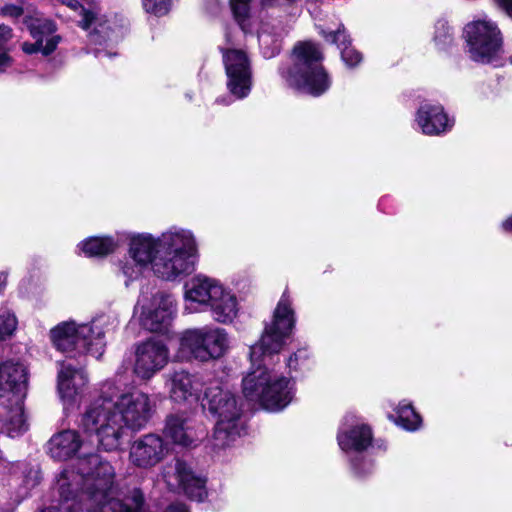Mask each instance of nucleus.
I'll return each instance as SVG.
<instances>
[{
  "mask_svg": "<svg viewBox=\"0 0 512 512\" xmlns=\"http://www.w3.org/2000/svg\"><path fill=\"white\" fill-rule=\"evenodd\" d=\"M502 229L506 232L512 231V216L502 222Z\"/></svg>",
  "mask_w": 512,
  "mask_h": 512,
  "instance_id": "nucleus-43",
  "label": "nucleus"
},
{
  "mask_svg": "<svg viewBox=\"0 0 512 512\" xmlns=\"http://www.w3.org/2000/svg\"><path fill=\"white\" fill-rule=\"evenodd\" d=\"M11 412L9 418L7 432L11 437H15L27 430L26 420L23 411V401L18 404L11 403L10 405L3 406Z\"/></svg>",
  "mask_w": 512,
  "mask_h": 512,
  "instance_id": "nucleus-27",
  "label": "nucleus"
},
{
  "mask_svg": "<svg viewBox=\"0 0 512 512\" xmlns=\"http://www.w3.org/2000/svg\"><path fill=\"white\" fill-rule=\"evenodd\" d=\"M415 122L423 134L438 136L449 131L454 120L449 119L441 105L424 103L416 112Z\"/></svg>",
  "mask_w": 512,
  "mask_h": 512,
  "instance_id": "nucleus-20",
  "label": "nucleus"
},
{
  "mask_svg": "<svg viewBox=\"0 0 512 512\" xmlns=\"http://www.w3.org/2000/svg\"><path fill=\"white\" fill-rule=\"evenodd\" d=\"M185 298L207 307L216 322L231 323L238 314L237 297L217 280L196 275L185 285Z\"/></svg>",
  "mask_w": 512,
  "mask_h": 512,
  "instance_id": "nucleus-8",
  "label": "nucleus"
},
{
  "mask_svg": "<svg viewBox=\"0 0 512 512\" xmlns=\"http://www.w3.org/2000/svg\"><path fill=\"white\" fill-rule=\"evenodd\" d=\"M337 439L343 451L361 452L371 445L372 432L366 425H355L341 429Z\"/></svg>",
  "mask_w": 512,
  "mask_h": 512,
  "instance_id": "nucleus-23",
  "label": "nucleus"
},
{
  "mask_svg": "<svg viewBox=\"0 0 512 512\" xmlns=\"http://www.w3.org/2000/svg\"><path fill=\"white\" fill-rule=\"evenodd\" d=\"M324 38L338 46L341 52V58L348 67H354L362 61V55L359 51L351 47L350 36L343 24H340L336 31L324 33Z\"/></svg>",
  "mask_w": 512,
  "mask_h": 512,
  "instance_id": "nucleus-24",
  "label": "nucleus"
},
{
  "mask_svg": "<svg viewBox=\"0 0 512 512\" xmlns=\"http://www.w3.org/2000/svg\"><path fill=\"white\" fill-rule=\"evenodd\" d=\"M137 307L140 308L141 325L150 332L165 331L175 313V303L172 297L160 292L151 296L142 292Z\"/></svg>",
  "mask_w": 512,
  "mask_h": 512,
  "instance_id": "nucleus-13",
  "label": "nucleus"
},
{
  "mask_svg": "<svg viewBox=\"0 0 512 512\" xmlns=\"http://www.w3.org/2000/svg\"><path fill=\"white\" fill-rule=\"evenodd\" d=\"M6 283H7V274L3 272L0 274V293L4 290Z\"/></svg>",
  "mask_w": 512,
  "mask_h": 512,
  "instance_id": "nucleus-45",
  "label": "nucleus"
},
{
  "mask_svg": "<svg viewBox=\"0 0 512 512\" xmlns=\"http://www.w3.org/2000/svg\"><path fill=\"white\" fill-rule=\"evenodd\" d=\"M80 247L89 257H101L112 253L117 247V242L112 237H91L83 241Z\"/></svg>",
  "mask_w": 512,
  "mask_h": 512,
  "instance_id": "nucleus-25",
  "label": "nucleus"
},
{
  "mask_svg": "<svg viewBox=\"0 0 512 512\" xmlns=\"http://www.w3.org/2000/svg\"><path fill=\"white\" fill-rule=\"evenodd\" d=\"M165 386L170 398L177 403L200 400V395L209 384L210 379L191 374L185 370H175L165 375Z\"/></svg>",
  "mask_w": 512,
  "mask_h": 512,
  "instance_id": "nucleus-18",
  "label": "nucleus"
},
{
  "mask_svg": "<svg viewBox=\"0 0 512 512\" xmlns=\"http://www.w3.org/2000/svg\"><path fill=\"white\" fill-rule=\"evenodd\" d=\"M453 41L452 29L446 21L440 20L435 25L434 42L440 49H445Z\"/></svg>",
  "mask_w": 512,
  "mask_h": 512,
  "instance_id": "nucleus-29",
  "label": "nucleus"
},
{
  "mask_svg": "<svg viewBox=\"0 0 512 512\" xmlns=\"http://www.w3.org/2000/svg\"><path fill=\"white\" fill-rule=\"evenodd\" d=\"M165 512H189L184 504L174 503L169 505Z\"/></svg>",
  "mask_w": 512,
  "mask_h": 512,
  "instance_id": "nucleus-40",
  "label": "nucleus"
},
{
  "mask_svg": "<svg viewBox=\"0 0 512 512\" xmlns=\"http://www.w3.org/2000/svg\"><path fill=\"white\" fill-rule=\"evenodd\" d=\"M76 430H64L51 437L47 443L48 454L56 460H67L75 455L72 468L64 469L57 478V490L67 495L68 489L84 492L90 500L112 497L114 469L94 453V443L89 439L95 435Z\"/></svg>",
  "mask_w": 512,
  "mask_h": 512,
  "instance_id": "nucleus-4",
  "label": "nucleus"
},
{
  "mask_svg": "<svg viewBox=\"0 0 512 512\" xmlns=\"http://www.w3.org/2000/svg\"><path fill=\"white\" fill-rule=\"evenodd\" d=\"M168 453V444L158 435L149 433L136 439L129 452L130 461L137 467L150 468L160 463Z\"/></svg>",
  "mask_w": 512,
  "mask_h": 512,
  "instance_id": "nucleus-19",
  "label": "nucleus"
},
{
  "mask_svg": "<svg viewBox=\"0 0 512 512\" xmlns=\"http://www.w3.org/2000/svg\"><path fill=\"white\" fill-rule=\"evenodd\" d=\"M197 257L198 246L193 233L172 228L158 238L151 235L134 236L121 270L127 278L126 285L138 279L149 265L158 278L177 281L194 271Z\"/></svg>",
  "mask_w": 512,
  "mask_h": 512,
  "instance_id": "nucleus-3",
  "label": "nucleus"
},
{
  "mask_svg": "<svg viewBox=\"0 0 512 512\" xmlns=\"http://www.w3.org/2000/svg\"><path fill=\"white\" fill-rule=\"evenodd\" d=\"M12 58L7 53L0 54V72H5L12 65Z\"/></svg>",
  "mask_w": 512,
  "mask_h": 512,
  "instance_id": "nucleus-36",
  "label": "nucleus"
},
{
  "mask_svg": "<svg viewBox=\"0 0 512 512\" xmlns=\"http://www.w3.org/2000/svg\"><path fill=\"white\" fill-rule=\"evenodd\" d=\"M155 404L140 390L122 391L114 381H105L100 395L78 418L79 429L95 435L97 445L105 451L117 450L126 429L141 430L152 418Z\"/></svg>",
  "mask_w": 512,
  "mask_h": 512,
  "instance_id": "nucleus-2",
  "label": "nucleus"
},
{
  "mask_svg": "<svg viewBox=\"0 0 512 512\" xmlns=\"http://www.w3.org/2000/svg\"><path fill=\"white\" fill-rule=\"evenodd\" d=\"M352 466H353V469H354L355 473H356V474H358L359 476H362V475L368 474V473H370V472H371V470H372V465H371L370 463L366 465V466H367V468H366V470H365L363 473L359 470L358 465H357V463H356V462H353V463H352Z\"/></svg>",
  "mask_w": 512,
  "mask_h": 512,
  "instance_id": "nucleus-42",
  "label": "nucleus"
},
{
  "mask_svg": "<svg viewBox=\"0 0 512 512\" xmlns=\"http://www.w3.org/2000/svg\"><path fill=\"white\" fill-rule=\"evenodd\" d=\"M117 324L116 318L109 315H100L85 324L66 321L54 327L50 331V336L54 346L64 353H90L99 358L105 347L104 335Z\"/></svg>",
  "mask_w": 512,
  "mask_h": 512,
  "instance_id": "nucleus-6",
  "label": "nucleus"
},
{
  "mask_svg": "<svg viewBox=\"0 0 512 512\" xmlns=\"http://www.w3.org/2000/svg\"><path fill=\"white\" fill-rule=\"evenodd\" d=\"M172 0H142V6L147 13L162 16L169 12Z\"/></svg>",
  "mask_w": 512,
  "mask_h": 512,
  "instance_id": "nucleus-31",
  "label": "nucleus"
},
{
  "mask_svg": "<svg viewBox=\"0 0 512 512\" xmlns=\"http://www.w3.org/2000/svg\"><path fill=\"white\" fill-rule=\"evenodd\" d=\"M56 30V26L53 21L45 19V20H36L32 24V34L34 36L35 32H39L40 34H51Z\"/></svg>",
  "mask_w": 512,
  "mask_h": 512,
  "instance_id": "nucleus-33",
  "label": "nucleus"
},
{
  "mask_svg": "<svg viewBox=\"0 0 512 512\" xmlns=\"http://www.w3.org/2000/svg\"><path fill=\"white\" fill-rule=\"evenodd\" d=\"M201 406L215 419L214 446L225 448L239 438L244 430L242 405L239 398L219 380L210 379Z\"/></svg>",
  "mask_w": 512,
  "mask_h": 512,
  "instance_id": "nucleus-5",
  "label": "nucleus"
},
{
  "mask_svg": "<svg viewBox=\"0 0 512 512\" xmlns=\"http://www.w3.org/2000/svg\"><path fill=\"white\" fill-rule=\"evenodd\" d=\"M297 354H294L292 356H290V358L288 359V366L290 368H296V364H297Z\"/></svg>",
  "mask_w": 512,
  "mask_h": 512,
  "instance_id": "nucleus-46",
  "label": "nucleus"
},
{
  "mask_svg": "<svg viewBox=\"0 0 512 512\" xmlns=\"http://www.w3.org/2000/svg\"><path fill=\"white\" fill-rule=\"evenodd\" d=\"M41 47H42V41H37L35 43L25 42L22 45L23 51L27 54H33V53L39 52V51H41Z\"/></svg>",
  "mask_w": 512,
  "mask_h": 512,
  "instance_id": "nucleus-35",
  "label": "nucleus"
},
{
  "mask_svg": "<svg viewBox=\"0 0 512 512\" xmlns=\"http://www.w3.org/2000/svg\"><path fill=\"white\" fill-rule=\"evenodd\" d=\"M163 476L171 489L182 490L192 500L203 501L207 496L205 479L197 476L181 459L166 466Z\"/></svg>",
  "mask_w": 512,
  "mask_h": 512,
  "instance_id": "nucleus-15",
  "label": "nucleus"
},
{
  "mask_svg": "<svg viewBox=\"0 0 512 512\" xmlns=\"http://www.w3.org/2000/svg\"><path fill=\"white\" fill-rule=\"evenodd\" d=\"M396 414V417L390 415L389 418L408 431H415L421 425L422 420L420 415L416 413L411 403L405 400L400 402Z\"/></svg>",
  "mask_w": 512,
  "mask_h": 512,
  "instance_id": "nucleus-26",
  "label": "nucleus"
},
{
  "mask_svg": "<svg viewBox=\"0 0 512 512\" xmlns=\"http://www.w3.org/2000/svg\"><path fill=\"white\" fill-rule=\"evenodd\" d=\"M494 1L512 19V0H494Z\"/></svg>",
  "mask_w": 512,
  "mask_h": 512,
  "instance_id": "nucleus-37",
  "label": "nucleus"
},
{
  "mask_svg": "<svg viewBox=\"0 0 512 512\" xmlns=\"http://www.w3.org/2000/svg\"><path fill=\"white\" fill-rule=\"evenodd\" d=\"M165 433L176 444L182 446H190L197 440L192 419L183 413L167 417Z\"/></svg>",
  "mask_w": 512,
  "mask_h": 512,
  "instance_id": "nucleus-22",
  "label": "nucleus"
},
{
  "mask_svg": "<svg viewBox=\"0 0 512 512\" xmlns=\"http://www.w3.org/2000/svg\"><path fill=\"white\" fill-rule=\"evenodd\" d=\"M322 60L323 55L316 44L300 42L293 49L292 65L281 69V76L296 91L318 97L331 85Z\"/></svg>",
  "mask_w": 512,
  "mask_h": 512,
  "instance_id": "nucleus-7",
  "label": "nucleus"
},
{
  "mask_svg": "<svg viewBox=\"0 0 512 512\" xmlns=\"http://www.w3.org/2000/svg\"><path fill=\"white\" fill-rule=\"evenodd\" d=\"M87 382L88 378L83 369H76L71 363H61L58 372V390L62 398L72 399Z\"/></svg>",
  "mask_w": 512,
  "mask_h": 512,
  "instance_id": "nucleus-21",
  "label": "nucleus"
},
{
  "mask_svg": "<svg viewBox=\"0 0 512 512\" xmlns=\"http://www.w3.org/2000/svg\"><path fill=\"white\" fill-rule=\"evenodd\" d=\"M168 360L169 351L166 345L162 341L149 339L137 346L133 370L137 377L148 380L162 370Z\"/></svg>",
  "mask_w": 512,
  "mask_h": 512,
  "instance_id": "nucleus-17",
  "label": "nucleus"
},
{
  "mask_svg": "<svg viewBox=\"0 0 512 512\" xmlns=\"http://www.w3.org/2000/svg\"><path fill=\"white\" fill-rule=\"evenodd\" d=\"M227 75V88L237 99L248 96L252 86L251 62L247 53L240 49H222Z\"/></svg>",
  "mask_w": 512,
  "mask_h": 512,
  "instance_id": "nucleus-14",
  "label": "nucleus"
},
{
  "mask_svg": "<svg viewBox=\"0 0 512 512\" xmlns=\"http://www.w3.org/2000/svg\"><path fill=\"white\" fill-rule=\"evenodd\" d=\"M73 10H79V26L89 31V37L94 44L117 43L124 37V19L117 15L107 17L100 15L96 10L82 7L77 0H60Z\"/></svg>",
  "mask_w": 512,
  "mask_h": 512,
  "instance_id": "nucleus-12",
  "label": "nucleus"
},
{
  "mask_svg": "<svg viewBox=\"0 0 512 512\" xmlns=\"http://www.w3.org/2000/svg\"><path fill=\"white\" fill-rule=\"evenodd\" d=\"M59 493V505L43 509L41 512H147L143 493L134 489L123 499L90 500L84 492L69 490L67 495Z\"/></svg>",
  "mask_w": 512,
  "mask_h": 512,
  "instance_id": "nucleus-9",
  "label": "nucleus"
},
{
  "mask_svg": "<svg viewBox=\"0 0 512 512\" xmlns=\"http://www.w3.org/2000/svg\"><path fill=\"white\" fill-rule=\"evenodd\" d=\"M27 391V371L12 360L0 363V406L23 401Z\"/></svg>",
  "mask_w": 512,
  "mask_h": 512,
  "instance_id": "nucleus-16",
  "label": "nucleus"
},
{
  "mask_svg": "<svg viewBox=\"0 0 512 512\" xmlns=\"http://www.w3.org/2000/svg\"><path fill=\"white\" fill-rule=\"evenodd\" d=\"M12 37V30L6 25H0V42H6Z\"/></svg>",
  "mask_w": 512,
  "mask_h": 512,
  "instance_id": "nucleus-39",
  "label": "nucleus"
},
{
  "mask_svg": "<svg viewBox=\"0 0 512 512\" xmlns=\"http://www.w3.org/2000/svg\"><path fill=\"white\" fill-rule=\"evenodd\" d=\"M229 348L225 329L202 327L185 331L180 339V350L201 362L222 357Z\"/></svg>",
  "mask_w": 512,
  "mask_h": 512,
  "instance_id": "nucleus-11",
  "label": "nucleus"
},
{
  "mask_svg": "<svg viewBox=\"0 0 512 512\" xmlns=\"http://www.w3.org/2000/svg\"><path fill=\"white\" fill-rule=\"evenodd\" d=\"M116 54H117L116 52H108V51L101 50V49H98L96 51V57H98L99 59H101L103 56L110 57V56L116 55Z\"/></svg>",
  "mask_w": 512,
  "mask_h": 512,
  "instance_id": "nucleus-44",
  "label": "nucleus"
},
{
  "mask_svg": "<svg viewBox=\"0 0 512 512\" xmlns=\"http://www.w3.org/2000/svg\"><path fill=\"white\" fill-rule=\"evenodd\" d=\"M4 14H9L11 16L18 17L22 14V9L12 6V7H6L3 9Z\"/></svg>",
  "mask_w": 512,
  "mask_h": 512,
  "instance_id": "nucleus-41",
  "label": "nucleus"
},
{
  "mask_svg": "<svg viewBox=\"0 0 512 512\" xmlns=\"http://www.w3.org/2000/svg\"><path fill=\"white\" fill-rule=\"evenodd\" d=\"M297 0H262L265 6L292 5Z\"/></svg>",
  "mask_w": 512,
  "mask_h": 512,
  "instance_id": "nucleus-38",
  "label": "nucleus"
},
{
  "mask_svg": "<svg viewBox=\"0 0 512 512\" xmlns=\"http://www.w3.org/2000/svg\"><path fill=\"white\" fill-rule=\"evenodd\" d=\"M17 326V319L8 310L0 311V340L11 336Z\"/></svg>",
  "mask_w": 512,
  "mask_h": 512,
  "instance_id": "nucleus-30",
  "label": "nucleus"
},
{
  "mask_svg": "<svg viewBox=\"0 0 512 512\" xmlns=\"http://www.w3.org/2000/svg\"><path fill=\"white\" fill-rule=\"evenodd\" d=\"M250 0H230L231 10L236 21L242 25L249 13Z\"/></svg>",
  "mask_w": 512,
  "mask_h": 512,
  "instance_id": "nucleus-32",
  "label": "nucleus"
},
{
  "mask_svg": "<svg viewBox=\"0 0 512 512\" xmlns=\"http://www.w3.org/2000/svg\"><path fill=\"white\" fill-rule=\"evenodd\" d=\"M294 322L291 301L284 292L271 324L265 327L259 342L250 347L251 370L243 378V394L246 399L260 403L267 410H281L293 398V383L290 379L277 374L268 366L272 356L282 349Z\"/></svg>",
  "mask_w": 512,
  "mask_h": 512,
  "instance_id": "nucleus-1",
  "label": "nucleus"
},
{
  "mask_svg": "<svg viewBox=\"0 0 512 512\" xmlns=\"http://www.w3.org/2000/svg\"><path fill=\"white\" fill-rule=\"evenodd\" d=\"M58 42H59V37H57V36L51 37L50 39L47 40V42L44 46L42 45L41 52L44 55L51 54L56 49Z\"/></svg>",
  "mask_w": 512,
  "mask_h": 512,
  "instance_id": "nucleus-34",
  "label": "nucleus"
},
{
  "mask_svg": "<svg viewBox=\"0 0 512 512\" xmlns=\"http://www.w3.org/2000/svg\"><path fill=\"white\" fill-rule=\"evenodd\" d=\"M258 40L265 58H272L281 50L280 38L272 36L264 27L258 34Z\"/></svg>",
  "mask_w": 512,
  "mask_h": 512,
  "instance_id": "nucleus-28",
  "label": "nucleus"
},
{
  "mask_svg": "<svg viewBox=\"0 0 512 512\" xmlns=\"http://www.w3.org/2000/svg\"><path fill=\"white\" fill-rule=\"evenodd\" d=\"M469 57L479 63L496 62L503 53V38L498 26L488 20L468 23L464 28Z\"/></svg>",
  "mask_w": 512,
  "mask_h": 512,
  "instance_id": "nucleus-10",
  "label": "nucleus"
}]
</instances>
